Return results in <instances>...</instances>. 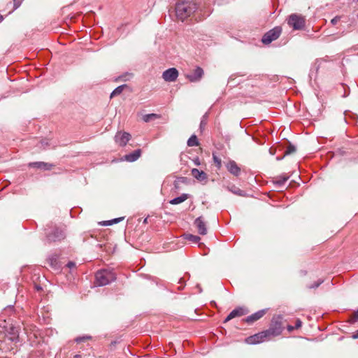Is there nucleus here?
I'll return each mask as SVG.
<instances>
[{
    "mask_svg": "<svg viewBox=\"0 0 358 358\" xmlns=\"http://www.w3.org/2000/svg\"><path fill=\"white\" fill-rule=\"evenodd\" d=\"M227 189H229V191L231 192L233 194L236 195L241 196H245V192L241 190L240 188L236 187L235 185L228 186Z\"/></svg>",
    "mask_w": 358,
    "mask_h": 358,
    "instance_id": "nucleus-19",
    "label": "nucleus"
},
{
    "mask_svg": "<svg viewBox=\"0 0 358 358\" xmlns=\"http://www.w3.org/2000/svg\"><path fill=\"white\" fill-rule=\"evenodd\" d=\"M266 309L260 310L252 314L251 315L247 317L245 319V322H247L248 324H252V323L255 322V321H257L259 319H261L266 314Z\"/></svg>",
    "mask_w": 358,
    "mask_h": 358,
    "instance_id": "nucleus-13",
    "label": "nucleus"
},
{
    "mask_svg": "<svg viewBox=\"0 0 358 358\" xmlns=\"http://www.w3.org/2000/svg\"><path fill=\"white\" fill-rule=\"evenodd\" d=\"M158 117H159L158 115L155 114V113L146 114L143 116V120L145 122H149L151 120H155Z\"/></svg>",
    "mask_w": 358,
    "mask_h": 358,
    "instance_id": "nucleus-23",
    "label": "nucleus"
},
{
    "mask_svg": "<svg viewBox=\"0 0 358 358\" xmlns=\"http://www.w3.org/2000/svg\"><path fill=\"white\" fill-rule=\"evenodd\" d=\"M178 76V71L176 68H170L162 74L163 79L166 82H173Z\"/></svg>",
    "mask_w": 358,
    "mask_h": 358,
    "instance_id": "nucleus-8",
    "label": "nucleus"
},
{
    "mask_svg": "<svg viewBox=\"0 0 358 358\" xmlns=\"http://www.w3.org/2000/svg\"><path fill=\"white\" fill-rule=\"evenodd\" d=\"M67 267H69V268H72L73 267L76 266V264L73 262H69L67 264H66Z\"/></svg>",
    "mask_w": 358,
    "mask_h": 358,
    "instance_id": "nucleus-35",
    "label": "nucleus"
},
{
    "mask_svg": "<svg viewBox=\"0 0 358 358\" xmlns=\"http://www.w3.org/2000/svg\"><path fill=\"white\" fill-rule=\"evenodd\" d=\"M197 231L201 235H206L207 234L206 223L204 221L203 217H197L194 222Z\"/></svg>",
    "mask_w": 358,
    "mask_h": 358,
    "instance_id": "nucleus-10",
    "label": "nucleus"
},
{
    "mask_svg": "<svg viewBox=\"0 0 358 358\" xmlns=\"http://www.w3.org/2000/svg\"><path fill=\"white\" fill-rule=\"evenodd\" d=\"M226 167L228 171L235 176H238L241 173V169L238 167L236 162L233 160L229 161L227 164Z\"/></svg>",
    "mask_w": 358,
    "mask_h": 358,
    "instance_id": "nucleus-14",
    "label": "nucleus"
},
{
    "mask_svg": "<svg viewBox=\"0 0 358 358\" xmlns=\"http://www.w3.org/2000/svg\"><path fill=\"white\" fill-rule=\"evenodd\" d=\"M247 313L248 311L243 308L239 307L235 308L228 315V316L225 318L224 322H227L229 320H232L233 318H235L236 317H241L242 315H245Z\"/></svg>",
    "mask_w": 358,
    "mask_h": 358,
    "instance_id": "nucleus-12",
    "label": "nucleus"
},
{
    "mask_svg": "<svg viewBox=\"0 0 358 358\" xmlns=\"http://www.w3.org/2000/svg\"><path fill=\"white\" fill-rule=\"evenodd\" d=\"M203 75V69L200 67H196L192 73L187 75V78L190 82H197L201 80Z\"/></svg>",
    "mask_w": 358,
    "mask_h": 358,
    "instance_id": "nucleus-11",
    "label": "nucleus"
},
{
    "mask_svg": "<svg viewBox=\"0 0 358 358\" xmlns=\"http://www.w3.org/2000/svg\"><path fill=\"white\" fill-rule=\"evenodd\" d=\"M288 178L285 176H280L276 181V183L279 185H282L287 180Z\"/></svg>",
    "mask_w": 358,
    "mask_h": 358,
    "instance_id": "nucleus-28",
    "label": "nucleus"
},
{
    "mask_svg": "<svg viewBox=\"0 0 358 358\" xmlns=\"http://www.w3.org/2000/svg\"><path fill=\"white\" fill-rule=\"evenodd\" d=\"M95 279L98 286H104L115 281L116 274L111 270L103 269L96 273Z\"/></svg>",
    "mask_w": 358,
    "mask_h": 358,
    "instance_id": "nucleus-2",
    "label": "nucleus"
},
{
    "mask_svg": "<svg viewBox=\"0 0 358 358\" xmlns=\"http://www.w3.org/2000/svg\"><path fill=\"white\" fill-rule=\"evenodd\" d=\"M357 1H358V0H357Z\"/></svg>",
    "mask_w": 358,
    "mask_h": 358,
    "instance_id": "nucleus-42",
    "label": "nucleus"
},
{
    "mask_svg": "<svg viewBox=\"0 0 358 358\" xmlns=\"http://www.w3.org/2000/svg\"><path fill=\"white\" fill-rule=\"evenodd\" d=\"M340 20V17H335L334 18H333L331 21V24H336Z\"/></svg>",
    "mask_w": 358,
    "mask_h": 358,
    "instance_id": "nucleus-33",
    "label": "nucleus"
},
{
    "mask_svg": "<svg viewBox=\"0 0 358 358\" xmlns=\"http://www.w3.org/2000/svg\"><path fill=\"white\" fill-rule=\"evenodd\" d=\"M40 145H38L40 148H45V147L48 145V143L45 140H42L40 141Z\"/></svg>",
    "mask_w": 358,
    "mask_h": 358,
    "instance_id": "nucleus-31",
    "label": "nucleus"
},
{
    "mask_svg": "<svg viewBox=\"0 0 358 358\" xmlns=\"http://www.w3.org/2000/svg\"><path fill=\"white\" fill-rule=\"evenodd\" d=\"M282 32V29L280 27H275L273 29L267 31L262 37V42L264 44L268 45L272 41L279 38Z\"/></svg>",
    "mask_w": 358,
    "mask_h": 358,
    "instance_id": "nucleus-5",
    "label": "nucleus"
},
{
    "mask_svg": "<svg viewBox=\"0 0 358 358\" xmlns=\"http://www.w3.org/2000/svg\"><path fill=\"white\" fill-rule=\"evenodd\" d=\"M306 19L301 15L293 13L287 19L288 25L294 30L303 29L305 27Z\"/></svg>",
    "mask_w": 358,
    "mask_h": 358,
    "instance_id": "nucleus-4",
    "label": "nucleus"
},
{
    "mask_svg": "<svg viewBox=\"0 0 358 358\" xmlns=\"http://www.w3.org/2000/svg\"><path fill=\"white\" fill-rule=\"evenodd\" d=\"M197 9L196 4L193 1H182L176 6V15L178 20L184 21Z\"/></svg>",
    "mask_w": 358,
    "mask_h": 358,
    "instance_id": "nucleus-1",
    "label": "nucleus"
},
{
    "mask_svg": "<svg viewBox=\"0 0 358 358\" xmlns=\"http://www.w3.org/2000/svg\"><path fill=\"white\" fill-rule=\"evenodd\" d=\"M282 319L280 316L274 317L271 320L269 328L265 330L270 338L279 336L282 333L283 329Z\"/></svg>",
    "mask_w": 358,
    "mask_h": 358,
    "instance_id": "nucleus-3",
    "label": "nucleus"
},
{
    "mask_svg": "<svg viewBox=\"0 0 358 358\" xmlns=\"http://www.w3.org/2000/svg\"><path fill=\"white\" fill-rule=\"evenodd\" d=\"M188 198V195L187 194H182L180 196L176 197L171 199L169 203L172 205H177L184 202Z\"/></svg>",
    "mask_w": 358,
    "mask_h": 358,
    "instance_id": "nucleus-18",
    "label": "nucleus"
},
{
    "mask_svg": "<svg viewBox=\"0 0 358 358\" xmlns=\"http://www.w3.org/2000/svg\"><path fill=\"white\" fill-rule=\"evenodd\" d=\"M358 320V310L355 312L350 318V322L354 323Z\"/></svg>",
    "mask_w": 358,
    "mask_h": 358,
    "instance_id": "nucleus-29",
    "label": "nucleus"
},
{
    "mask_svg": "<svg viewBox=\"0 0 358 358\" xmlns=\"http://www.w3.org/2000/svg\"><path fill=\"white\" fill-rule=\"evenodd\" d=\"M294 329H295V327H292V326H291V325H288V326H287V330H288L289 331H293Z\"/></svg>",
    "mask_w": 358,
    "mask_h": 358,
    "instance_id": "nucleus-38",
    "label": "nucleus"
},
{
    "mask_svg": "<svg viewBox=\"0 0 358 358\" xmlns=\"http://www.w3.org/2000/svg\"><path fill=\"white\" fill-rule=\"evenodd\" d=\"M270 338L268 336L266 331L257 333L253 336H250L245 339V342L248 344L254 345L262 343L265 341L269 340Z\"/></svg>",
    "mask_w": 358,
    "mask_h": 358,
    "instance_id": "nucleus-6",
    "label": "nucleus"
},
{
    "mask_svg": "<svg viewBox=\"0 0 358 358\" xmlns=\"http://www.w3.org/2000/svg\"><path fill=\"white\" fill-rule=\"evenodd\" d=\"M3 20V17L0 15V22Z\"/></svg>",
    "mask_w": 358,
    "mask_h": 358,
    "instance_id": "nucleus-41",
    "label": "nucleus"
},
{
    "mask_svg": "<svg viewBox=\"0 0 358 358\" xmlns=\"http://www.w3.org/2000/svg\"><path fill=\"white\" fill-rule=\"evenodd\" d=\"M20 6V1L14 0V9L17 8Z\"/></svg>",
    "mask_w": 358,
    "mask_h": 358,
    "instance_id": "nucleus-34",
    "label": "nucleus"
},
{
    "mask_svg": "<svg viewBox=\"0 0 358 358\" xmlns=\"http://www.w3.org/2000/svg\"><path fill=\"white\" fill-rule=\"evenodd\" d=\"M323 282L322 280H318L317 282H315L314 284L310 285L308 287L312 288H317Z\"/></svg>",
    "mask_w": 358,
    "mask_h": 358,
    "instance_id": "nucleus-30",
    "label": "nucleus"
},
{
    "mask_svg": "<svg viewBox=\"0 0 358 358\" xmlns=\"http://www.w3.org/2000/svg\"><path fill=\"white\" fill-rule=\"evenodd\" d=\"M199 141L196 135H192L187 141V145L189 147L197 146Z\"/></svg>",
    "mask_w": 358,
    "mask_h": 358,
    "instance_id": "nucleus-22",
    "label": "nucleus"
},
{
    "mask_svg": "<svg viewBox=\"0 0 358 358\" xmlns=\"http://www.w3.org/2000/svg\"><path fill=\"white\" fill-rule=\"evenodd\" d=\"M213 158L215 164H216V166L217 169H220L222 166V161L221 159L217 157L215 154L213 155Z\"/></svg>",
    "mask_w": 358,
    "mask_h": 358,
    "instance_id": "nucleus-25",
    "label": "nucleus"
},
{
    "mask_svg": "<svg viewBox=\"0 0 358 358\" xmlns=\"http://www.w3.org/2000/svg\"><path fill=\"white\" fill-rule=\"evenodd\" d=\"M46 236L50 241H58L65 238V232L64 229L56 227L52 231H47Z\"/></svg>",
    "mask_w": 358,
    "mask_h": 358,
    "instance_id": "nucleus-7",
    "label": "nucleus"
},
{
    "mask_svg": "<svg viewBox=\"0 0 358 358\" xmlns=\"http://www.w3.org/2000/svg\"><path fill=\"white\" fill-rule=\"evenodd\" d=\"M182 282H183L182 279V278H180V280H179V283H181V284H182Z\"/></svg>",
    "mask_w": 358,
    "mask_h": 358,
    "instance_id": "nucleus-40",
    "label": "nucleus"
},
{
    "mask_svg": "<svg viewBox=\"0 0 358 358\" xmlns=\"http://www.w3.org/2000/svg\"><path fill=\"white\" fill-rule=\"evenodd\" d=\"M90 338V337H89V336L83 337V338H76V341L77 342H80V341H83V340H85V339H89Z\"/></svg>",
    "mask_w": 358,
    "mask_h": 358,
    "instance_id": "nucleus-36",
    "label": "nucleus"
},
{
    "mask_svg": "<svg viewBox=\"0 0 358 358\" xmlns=\"http://www.w3.org/2000/svg\"><path fill=\"white\" fill-rule=\"evenodd\" d=\"M352 338L354 339L358 338V330L353 334Z\"/></svg>",
    "mask_w": 358,
    "mask_h": 358,
    "instance_id": "nucleus-37",
    "label": "nucleus"
},
{
    "mask_svg": "<svg viewBox=\"0 0 358 358\" xmlns=\"http://www.w3.org/2000/svg\"><path fill=\"white\" fill-rule=\"evenodd\" d=\"M141 151L140 149L134 150L133 152L126 155L124 157L127 162H133L136 161L141 156Z\"/></svg>",
    "mask_w": 358,
    "mask_h": 358,
    "instance_id": "nucleus-15",
    "label": "nucleus"
},
{
    "mask_svg": "<svg viewBox=\"0 0 358 358\" xmlns=\"http://www.w3.org/2000/svg\"><path fill=\"white\" fill-rule=\"evenodd\" d=\"M126 87V85H122L116 87L110 94V98H113V96L120 94Z\"/></svg>",
    "mask_w": 358,
    "mask_h": 358,
    "instance_id": "nucleus-21",
    "label": "nucleus"
},
{
    "mask_svg": "<svg viewBox=\"0 0 358 358\" xmlns=\"http://www.w3.org/2000/svg\"><path fill=\"white\" fill-rule=\"evenodd\" d=\"M302 322L300 320L296 321L295 329H299L301 327Z\"/></svg>",
    "mask_w": 358,
    "mask_h": 358,
    "instance_id": "nucleus-32",
    "label": "nucleus"
},
{
    "mask_svg": "<svg viewBox=\"0 0 358 358\" xmlns=\"http://www.w3.org/2000/svg\"><path fill=\"white\" fill-rule=\"evenodd\" d=\"M29 166L40 169L49 170L52 167V164L43 162H36L30 163Z\"/></svg>",
    "mask_w": 358,
    "mask_h": 358,
    "instance_id": "nucleus-17",
    "label": "nucleus"
},
{
    "mask_svg": "<svg viewBox=\"0 0 358 358\" xmlns=\"http://www.w3.org/2000/svg\"><path fill=\"white\" fill-rule=\"evenodd\" d=\"M131 138V135L127 132H117L115 136V142L120 146H125Z\"/></svg>",
    "mask_w": 358,
    "mask_h": 358,
    "instance_id": "nucleus-9",
    "label": "nucleus"
},
{
    "mask_svg": "<svg viewBox=\"0 0 358 358\" xmlns=\"http://www.w3.org/2000/svg\"><path fill=\"white\" fill-rule=\"evenodd\" d=\"M296 151V148L293 145H289L286 150L285 151V155H290Z\"/></svg>",
    "mask_w": 358,
    "mask_h": 358,
    "instance_id": "nucleus-26",
    "label": "nucleus"
},
{
    "mask_svg": "<svg viewBox=\"0 0 358 358\" xmlns=\"http://www.w3.org/2000/svg\"><path fill=\"white\" fill-rule=\"evenodd\" d=\"M73 358H81V355H76L73 356Z\"/></svg>",
    "mask_w": 358,
    "mask_h": 358,
    "instance_id": "nucleus-39",
    "label": "nucleus"
},
{
    "mask_svg": "<svg viewBox=\"0 0 358 358\" xmlns=\"http://www.w3.org/2000/svg\"><path fill=\"white\" fill-rule=\"evenodd\" d=\"M191 172L192 176L199 181H203L207 179V174L203 171H199L197 169H193Z\"/></svg>",
    "mask_w": 358,
    "mask_h": 358,
    "instance_id": "nucleus-16",
    "label": "nucleus"
},
{
    "mask_svg": "<svg viewBox=\"0 0 358 358\" xmlns=\"http://www.w3.org/2000/svg\"><path fill=\"white\" fill-rule=\"evenodd\" d=\"M206 124H207V114H205L201 120L200 129L203 130L204 129L205 126L206 125Z\"/></svg>",
    "mask_w": 358,
    "mask_h": 358,
    "instance_id": "nucleus-27",
    "label": "nucleus"
},
{
    "mask_svg": "<svg viewBox=\"0 0 358 358\" xmlns=\"http://www.w3.org/2000/svg\"><path fill=\"white\" fill-rule=\"evenodd\" d=\"M185 238L194 243H197L201 240V238L199 236L192 234H185Z\"/></svg>",
    "mask_w": 358,
    "mask_h": 358,
    "instance_id": "nucleus-20",
    "label": "nucleus"
},
{
    "mask_svg": "<svg viewBox=\"0 0 358 358\" xmlns=\"http://www.w3.org/2000/svg\"><path fill=\"white\" fill-rule=\"evenodd\" d=\"M123 219H124V217H119V218H115V219H113V220H111L109 221H106V222H104L103 225H111L113 224H116V223H118L119 222H120L121 220H122Z\"/></svg>",
    "mask_w": 358,
    "mask_h": 358,
    "instance_id": "nucleus-24",
    "label": "nucleus"
}]
</instances>
